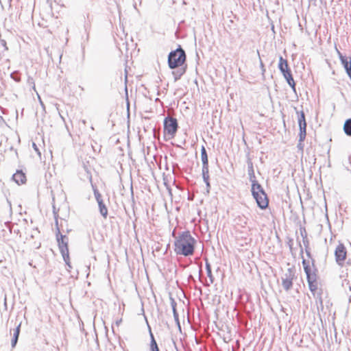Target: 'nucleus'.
Masks as SVG:
<instances>
[{
	"instance_id": "1",
	"label": "nucleus",
	"mask_w": 351,
	"mask_h": 351,
	"mask_svg": "<svg viewBox=\"0 0 351 351\" xmlns=\"http://www.w3.org/2000/svg\"><path fill=\"white\" fill-rule=\"evenodd\" d=\"M300 244V254L302 256L303 254V249L302 247V245ZM305 252L306 256L310 260H306L304 258H302V265L304 267V271L306 275V279L308 285V288L312 293V294L315 297L317 294V269L316 268L315 265V259L312 257L310 248L306 249ZM317 297H319L320 302L322 303V298H321V294L317 293Z\"/></svg>"
},
{
	"instance_id": "2",
	"label": "nucleus",
	"mask_w": 351,
	"mask_h": 351,
	"mask_svg": "<svg viewBox=\"0 0 351 351\" xmlns=\"http://www.w3.org/2000/svg\"><path fill=\"white\" fill-rule=\"evenodd\" d=\"M197 241L189 231H184L179 234L174 242V252L178 255L190 256L194 254Z\"/></svg>"
},
{
	"instance_id": "3",
	"label": "nucleus",
	"mask_w": 351,
	"mask_h": 351,
	"mask_svg": "<svg viewBox=\"0 0 351 351\" xmlns=\"http://www.w3.org/2000/svg\"><path fill=\"white\" fill-rule=\"evenodd\" d=\"M186 55L185 51L180 45L173 51H171L168 55V66L171 69H176L182 66L186 62Z\"/></svg>"
},
{
	"instance_id": "4",
	"label": "nucleus",
	"mask_w": 351,
	"mask_h": 351,
	"mask_svg": "<svg viewBox=\"0 0 351 351\" xmlns=\"http://www.w3.org/2000/svg\"><path fill=\"white\" fill-rule=\"evenodd\" d=\"M56 221V237L58 242V247L62 255L66 256L68 258V243L69 239L67 236L62 234L60 232V228L58 226V215L55 214Z\"/></svg>"
},
{
	"instance_id": "5",
	"label": "nucleus",
	"mask_w": 351,
	"mask_h": 351,
	"mask_svg": "<svg viewBox=\"0 0 351 351\" xmlns=\"http://www.w3.org/2000/svg\"><path fill=\"white\" fill-rule=\"evenodd\" d=\"M178 128V121L176 118L167 117L164 119V132L171 137H173Z\"/></svg>"
},
{
	"instance_id": "6",
	"label": "nucleus",
	"mask_w": 351,
	"mask_h": 351,
	"mask_svg": "<svg viewBox=\"0 0 351 351\" xmlns=\"http://www.w3.org/2000/svg\"><path fill=\"white\" fill-rule=\"evenodd\" d=\"M295 276L294 267H289L282 276V285L286 291H290L293 287V280Z\"/></svg>"
},
{
	"instance_id": "7",
	"label": "nucleus",
	"mask_w": 351,
	"mask_h": 351,
	"mask_svg": "<svg viewBox=\"0 0 351 351\" xmlns=\"http://www.w3.org/2000/svg\"><path fill=\"white\" fill-rule=\"evenodd\" d=\"M298 114V125H299V141L303 142L306 136V122L305 119L304 112L302 110L297 111Z\"/></svg>"
},
{
	"instance_id": "8",
	"label": "nucleus",
	"mask_w": 351,
	"mask_h": 351,
	"mask_svg": "<svg viewBox=\"0 0 351 351\" xmlns=\"http://www.w3.org/2000/svg\"><path fill=\"white\" fill-rule=\"evenodd\" d=\"M347 255V251L343 244L339 243L335 251V260L339 265H342Z\"/></svg>"
},
{
	"instance_id": "9",
	"label": "nucleus",
	"mask_w": 351,
	"mask_h": 351,
	"mask_svg": "<svg viewBox=\"0 0 351 351\" xmlns=\"http://www.w3.org/2000/svg\"><path fill=\"white\" fill-rule=\"evenodd\" d=\"M337 53L349 78L351 79V57L343 56L337 48Z\"/></svg>"
},
{
	"instance_id": "10",
	"label": "nucleus",
	"mask_w": 351,
	"mask_h": 351,
	"mask_svg": "<svg viewBox=\"0 0 351 351\" xmlns=\"http://www.w3.org/2000/svg\"><path fill=\"white\" fill-rule=\"evenodd\" d=\"M255 199L258 206L263 210L267 208L269 204V200L267 198V195L265 192H262L261 193H258V195L253 196Z\"/></svg>"
},
{
	"instance_id": "11",
	"label": "nucleus",
	"mask_w": 351,
	"mask_h": 351,
	"mask_svg": "<svg viewBox=\"0 0 351 351\" xmlns=\"http://www.w3.org/2000/svg\"><path fill=\"white\" fill-rule=\"evenodd\" d=\"M201 160L202 162V169H208V158L204 146H202L201 148Z\"/></svg>"
},
{
	"instance_id": "12",
	"label": "nucleus",
	"mask_w": 351,
	"mask_h": 351,
	"mask_svg": "<svg viewBox=\"0 0 351 351\" xmlns=\"http://www.w3.org/2000/svg\"><path fill=\"white\" fill-rule=\"evenodd\" d=\"M252 182V196L258 195V193L264 192V189L262 186L257 182V180L251 181Z\"/></svg>"
},
{
	"instance_id": "13",
	"label": "nucleus",
	"mask_w": 351,
	"mask_h": 351,
	"mask_svg": "<svg viewBox=\"0 0 351 351\" xmlns=\"http://www.w3.org/2000/svg\"><path fill=\"white\" fill-rule=\"evenodd\" d=\"M13 180L18 184H23L26 181V176L22 171H17L12 176Z\"/></svg>"
},
{
	"instance_id": "14",
	"label": "nucleus",
	"mask_w": 351,
	"mask_h": 351,
	"mask_svg": "<svg viewBox=\"0 0 351 351\" xmlns=\"http://www.w3.org/2000/svg\"><path fill=\"white\" fill-rule=\"evenodd\" d=\"M278 69L280 72L284 74L285 71H290L287 60L284 59L282 56L279 58Z\"/></svg>"
},
{
	"instance_id": "15",
	"label": "nucleus",
	"mask_w": 351,
	"mask_h": 351,
	"mask_svg": "<svg viewBox=\"0 0 351 351\" xmlns=\"http://www.w3.org/2000/svg\"><path fill=\"white\" fill-rule=\"evenodd\" d=\"M284 77L285 78L288 84L291 87L293 91H295V83L293 80L291 71H285L284 74H282Z\"/></svg>"
},
{
	"instance_id": "16",
	"label": "nucleus",
	"mask_w": 351,
	"mask_h": 351,
	"mask_svg": "<svg viewBox=\"0 0 351 351\" xmlns=\"http://www.w3.org/2000/svg\"><path fill=\"white\" fill-rule=\"evenodd\" d=\"M247 173H248L250 181L251 182L253 180H256V176L254 174L253 162H252L250 158L247 159Z\"/></svg>"
},
{
	"instance_id": "17",
	"label": "nucleus",
	"mask_w": 351,
	"mask_h": 351,
	"mask_svg": "<svg viewBox=\"0 0 351 351\" xmlns=\"http://www.w3.org/2000/svg\"><path fill=\"white\" fill-rule=\"evenodd\" d=\"M202 178L206 186V193L208 194L210 190V184L209 182V169H202Z\"/></svg>"
},
{
	"instance_id": "18",
	"label": "nucleus",
	"mask_w": 351,
	"mask_h": 351,
	"mask_svg": "<svg viewBox=\"0 0 351 351\" xmlns=\"http://www.w3.org/2000/svg\"><path fill=\"white\" fill-rule=\"evenodd\" d=\"M171 307H172V311H173V317H174L175 322H176V324L178 325L179 329H180L181 327H180V320H179V315H178V313L177 312V310H176V302L173 299H171Z\"/></svg>"
},
{
	"instance_id": "19",
	"label": "nucleus",
	"mask_w": 351,
	"mask_h": 351,
	"mask_svg": "<svg viewBox=\"0 0 351 351\" xmlns=\"http://www.w3.org/2000/svg\"><path fill=\"white\" fill-rule=\"evenodd\" d=\"M149 328V335H150V351H160L157 342L154 338V336Z\"/></svg>"
},
{
	"instance_id": "20",
	"label": "nucleus",
	"mask_w": 351,
	"mask_h": 351,
	"mask_svg": "<svg viewBox=\"0 0 351 351\" xmlns=\"http://www.w3.org/2000/svg\"><path fill=\"white\" fill-rule=\"evenodd\" d=\"M97 204H98L100 214L104 218H106V217L108 215V208H107L106 206L105 205L104 201L100 200V202H98Z\"/></svg>"
},
{
	"instance_id": "21",
	"label": "nucleus",
	"mask_w": 351,
	"mask_h": 351,
	"mask_svg": "<svg viewBox=\"0 0 351 351\" xmlns=\"http://www.w3.org/2000/svg\"><path fill=\"white\" fill-rule=\"evenodd\" d=\"M178 69L177 71H174L172 72V74L174 77V81L176 82L178 80L181 78V77L186 72V67L185 68H178Z\"/></svg>"
},
{
	"instance_id": "22",
	"label": "nucleus",
	"mask_w": 351,
	"mask_h": 351,
	"mask_svg": "<svg viewBox=\"0 0 351 351\" xmlns=\"http://www.w3.org/2000/svg\"><path fill=\"white\" fill-rule=\"evenodd\" d=\"M343 131L348 136L351 137V118L346 120L343 124Z\"/></svg>"
},
{
	"instance_id": "23",
	"label": "nucleus",
	"mask_w": 351,
	"mask_h": 351,
	"mask_svg": "<svg viewBox=\"0 0 351 351\" xmlns=\"http://www.w3.org/2000/svg\"><path fill=\"white\" fill-rule=\"evenodd\" d=\"M206 270L210 280V284H213L214 282V277L212 274L211 265L207 260H206Z\"/></svg>"
},
{
	"instance_id": "24",
	"label": "nucleus",
	"mask_w": 351,
	"mask_h": 351,
	"mask_svg": "<svg viewBox=\"0 0 351 351\" xmlns=\"http://www.w3.org/2000/svg\"><path fill=\"white\" fill-rule=\"evenodd\" d=\"M92 187H93L94 195H95L97 202H100V200H103L102 197H101V195L99 192L97 187L95 186H94L93 184H92Z\"/></svg>"
},
{
	"instance_id": "25",
	"label": "nucleus",
	"mask_w": 351,
	"mask_h": 351,
	"mask_svg": "<svg viewBox=\"0 0 351 351\" xmlns=\"http://www.w3.org/2000/svg\"><path fill=\"white\" fill-rule=\"evenodd\" d=\"M20 328H21V324H19V326L15 328L12 338L19 339V333H20Z\"/></svg>"
},
{
	"instance_id": "26",
	"label": "nucleus",
	"mask_w": 351,
	"mask_h": 351,
	"mask_svg": "<svg viewBox=\"0 0 351 351\" xmlns=\"http://www.w3.org/2000/svg\"><path fill=\"white\" fill-rule=\"evenodd\" d=\"M20 328H21V324H19V326L15 328L12 338L19 339V333H20Z\"/></svg>"
},
{
	"instance_id": "27",
	"label": "nucleus",
	"mask_w": 351,
	"mask_h": 351,
	"mask_svg": "<svg viewBox=\"0 0 351 351\" xmlns=\"http://www.w3.org/2000/svg\"><path fill=\"white\" fill-rule=\"evenodd\" d=\"M300 232L301 237H302V239H307V232H306L304 227H300Z\"/></svg>"
},
{
	"instance_id": "28",
	"label": "nucleus",
	"mask_w": 351,
	"mask_h": 351,
	"mask_svg": "<svg viewBox=\"0 0 351 351\" xmlns=\"http://www.w3.org/2000/svg\"><path fill=\"white\" fill-rule=\"evenodd\" d=\"M62 258L66 263V265L69 267L71 268V265L70 263V258H69V253L68 252V258H66V256L62 255Z\"/></svg>"
},
{
	"instance_id": "29",
	"label": "nucleus",
	"mask_w": 351,
	"mask_h": 351,
	"mask_svg": "<svg viewBox=\"0 0 351 351\" xmlns=\"http://www.w3.org/2000/svg\"><path fill=\"white\" fill-rule=\"evenodd\" d=\"M302 242H303L304 246L305 247V250L309 249V241H308V238L305 239H302Z\"/></svg>"
},
{
	"instance_id": "30",
	"label": "nucleus",
	"mask_w": 351,
	"mask_h": 351,
	"mask_svg": "<svg viewBox=\"0 0 351 351\" xmlns=\"http://www.w3.org/2000/svg\"><path fill=\"white\" fill-rule=\"evenodd\" d=\"M32 147H33L34 149L35 150V152H36V153L38 154V156H40L41 153H40L38 146L36 145V144L35 143H32Z\"/></svg>"
},
{
	"instance_id": "31",
	"label": "nucleus",
	"mask_w": 351,
	"mask_h": 351,
	"mask_svg": "<svg viewBox=\"0 0 351 351\" xmlns=\"http://www.w3.org/2000/svg\"><path fill=\"white\" fill-rule=\"evenodd\" d=\"M257 53H258V55L259 56L260 66H261V70H262L263 73H264L265 71V66H264V64H263V62H262V60H261V59L260 58V53H259L258 51H257Z\"/></svg>"
},
{
	"instance_id": "32",
	"label": "nucleus",
	"mask_w": 351,
	"mask_h": 351,
	"mask_svg": "<svg viewBox=\"0 0 351 351\" xmlns=\"http://www.w3.org/2000/svg\"><path fill=\"white\" fill-rule=\"evenodd\" d=\"M18 339L12 338L11 341L12 348H14L17 343Z\"/></svg>"
},
{
	"instance_id": "33",
	"label": "nucleus",
	"mask_w": 351,
	"mask_h": 351,
	"mask_svg": "<svg viewBox=\"0 0 351 351\" xmlns=\"http://www.w3.org/2000/svg\"><path fill=\"white\" fill-rule=\"evenodd\" d=\"M288 245L289 247V249L291 251L292 249H293V239H289V242H288Z\"/></svg>"
},
{
	"instance_id": "34",
	"label": "nucleus",
	"mask_w": 351,
	"mask_h": 351,
	"mask_svg": "<svg viewBox=\"0 0 351 351\" xmlns=\"http://www.w3.org/2000/svg\"><path fill=\"white\" fill-rule=\"evenodd\" d=\"M1 45H2L5 48V49H8V47H7V46H6V42H5V40H1Z\"/></svg>"
},
{
	"instance_id": "35",
	"label": "nucleus",
	"mask_w": 351,
	"mask_h": 351,
	"mask_svg": "<svg viewBox=\"0 0 351 351\" xmlns=\"http://www.w3.org/2000/svg\"><path fill=\"white\" fill-rule=\"evenodd\" d=\"M28 82H29V83H34V82H33V78H32V77H29V78H28Z\"/></svg>"
},
{
	"instance_id": "36",
	"label": "nucleus",
	"mask_w": 351,
	"mask_h": 351,
	"mask_svg": "<svg viewBox=\"0 0 351 351\" xmlns=\"http://www.w3.org/2000/svg\"><path fill=\"white\" fill-rule=\"evenodd\" d=\"M121 321H122V319H120L119 320H117V321L116 322V324H117V326H119V325L120 324V323L121 322Z\"/></svg>"
},
{
	"instance_id": "37",
	"label": "nucleus",
	"mask_w": 351,
	"mask_h": 351,
	"mask_svg": "<svg viewBox=\"0 0 351 351\" xmlns=\"http://www.w3.org/2000/svg\"><path fill=\"white\" fill-rule=\"evenodd\" d=\"M301 143H302V142H300V143H299V145H298V147H301Z\"/></svg>"
},
{
	"instance_id": "38",
	"label": "nucleus",
	"mask_w": 351,
	"mask_h": 351,
	"mask_svg": "<svg viewBox=\"0 0 351 351\" xmlns=\"http://www.w3.org/2000/svg\"><path fill=\"white\" fill-rule=\"evenodd\" d=\"M82 123H83L84 124H86V121H85V120H83V121H82Z\"/></svg>"
},
{
	"instance_id": "39",
	"label": "nucleus",
	"mask_w": 351,
	"mask_h": 351,
	"mask_svg": "<svg viewBox=\"0 0 351 351\" xmlns=\"http://www.w3.org/2000/svg\"><path fill=\"white\" fill-rule=\"evenodd\" d=\"M127 78H128V76H127V73L125 74V81H127Z\"/></svg>"
},
{
	"instance_id": "40",
	"label": "nucleus",
	"mask_w": 351,
	"mask_h": 351,
	"mask_svg": "<svg viewBox=\"0 0 351 351\" xmlns=\"http://www.w3.org/2000/svg\"><path fill=\"white\" fill-rule=\"evenodd\" d=\"M14 80H15V81H16V82H19V79H14Z\"/></svg>"
}]
</instances>
